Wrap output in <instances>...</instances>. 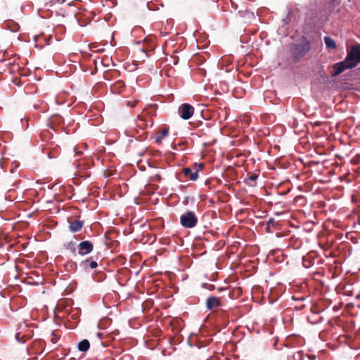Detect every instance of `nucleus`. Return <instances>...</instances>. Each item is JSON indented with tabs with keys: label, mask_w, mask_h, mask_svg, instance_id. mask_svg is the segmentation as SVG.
Returning <instances> with one entry per match:
<instances>
[{
	"label": "nucleus",
	"mask_w": 360,
	"mask_h": 360,
	"mask_svg": "<svg viewBox=\"0 0 360 360\" xmlns=\"http://www.w3.org/2000/svg\"><path fill=\"white\" fill-rule=\"evenodd\" d=\"M198 221V219L193 211H187L180 217L181 226L186 229H192L195 227Z\"/></svg>",
	"instance_id": "f257e3e1"
},
{
	"label": "nucleus",
	"mask_w": 360,
	"mask_h": 360,
	"mask_svg": "<svg viewBox=\"0 0 360 360\" xmlns=\"http://www.w3.org/2000/svg\"><path fill=\"white\" fill-rule=\"evenodd\" d=\"M345 59L353 68L356 67L360 63V44L352 46Z\"/></svg>",
	"instance_id": "f03ea898"
},
{
	"label": "nucleus",
	"mask_w": 360,
	"mask_h": 360,
	"mask_svg": "<svg viewBox=\"0 0 360 360\" xmlns=\"http://www.w3.org/2000/svg\"><path fill=\"white\" fill-rule=\"evenodd\" d=\"M310 42L305 41L302 44L295 45L293 50V55L296 59L301 58L310 51Z\"/></svg>",
	"instance_id": "7ed1b4c3"
},
{
	"label": "nucleus",
	"mask_w": 360,
	"mask_h": 360,
	"mask_svg": "<svg viewBox=\"0 0 360 360\" xmlns=\"http://www.w3.org/2000/svg\"><path fill=\"white\" fill-rule=\"evenodd\" d=\"M178 113L182 119L188 120L194 113V108L188 103H183L179 107Z\"/></svg>",
	"instance_id": "20e7f679"
},
{
	"label": "nucleus",
	"mask_w": 360,
	"mask_h": 360,
	"mask_svg": "<svg viewBox=\"0 0 360 360\" xmlns=\"http://www.w3.org/2000/svg\"><path fill=\"white\" fill-rule=\"evenodd\" d=\"M333 73L332 75L333 77H336L343 72L345 70L347 69L353 68L352 65L348 63V61L345 59L343 61L335 63L333 66Z\"/></svg>",
	"instance_id": "39448f33"
},
{
	"label": "nucleus",
	"mask_w": 360,
	"mask_h": 360,
	"mask_svg": "<svg viewBox=\"0 0 360 360\" xmlns=\"http://www.w3.org/2000/svg\"><path fill=\"white\" fill-rule=\"evenodd\" d=\"M78 254L84 256L92 252L94 249L93 243L89 240H84L79 243L77 245Z\"/></svg>",
	"instance_id": "423d86ee"
},
{
	"label": "nucleus",
	"mask_w": 360,
	"mask_h": 360,
	"mask_svg": "<svg viewBox=\"0 0 360 360\" xmlns=\"http://www.w3.org/2000/svg\"><path fill=\"white\" fill-rule=\"evenodd\" d=\"M197 163L193 165V168L185 167L182 169V174L184 176L191 180L195 181L198 178L199 169H197Z\"/></svg>",
	"instance_id": "0eeeda50"
},
{
	"label": "nucleus",
	"mask_w": 360,
	"mask_h": 360,
	"mask_svg": "<svg viewBox=\"0 0 360 360\" xmlns=\"http://www.w3.org/2000/svg\"><path fill=\"white\" fill-rule=\"evenodd\" d=\"M221 306V299L215 296H210L206 300V307L209 310H212Z\"/></svg>",
	"instance_id": "6e6552de"
},
{
	"label": "nucleus",
	"mask_w": 360,
	"mask_h": 360,
	"mask_svg": "<svg viewBox=\"0 0 360 360\" xmlns=\"http://www.w3.org/2000/svg\"><path fill=\"white\" fill-rule=\"evenodd\" d=\"M124 89H125V84L121 80L115 82L114 84H112L110 86V90L115 94H121L122 92H123Z\"/></svg>",
	"instance_id": "1a4fd4ad"
},
{
	"label": "nucleus",
	"mask_w": 360,
	"mask_h": 360,
	"mask_svg": "<svg viewBox=\"0 0 360 360\" xmlns=\"http://www.w3.org/2000/svg\"><path fill=\"white\" fill-rule=\"evenodd\" d=\"M69 223V229L70 231L72 233L79 231L84 226V221L78 219L73 220L72 221H70Z\"/></svg>",
	"instance_id": "9d476101"
},
{
	"label": "nucleus",
	"mask_w": 360,
	"mask_h": 360,
	"mask_svg": "<svg viewBox=\"0 0 360 360\" xmlns=\"http://www.w3.org/2000/svg\"><path fill=\"white\" fill-rule=\"evenodd\" d=\"M80 266L84 269H95L98 266V264H97V262L95 261V260H93V257H89L85 260H83L81 263H80Z\"/></svg>",
	"instance_id": "9b49d317"
},
{
	"label": "nucleus",
	"mask_w": 360,
	"mask_h": 360,
	"mask_svg": "<svg viewBox=\"0 0 360 360\" xmlns=\"http://www.w3.org/2000/svg\"><path fill=\"white\" fill-rule=\"evenodd\" d=\"M258 179V174H251L245 179V183L252 187L256 186V181Z\"/></svg>",
	"instance_id": "f8f14e48"
},
{
	"label": "nucleus",
	"mask_w": 360,
	"mask_h": 360,
	"mask_svg": "<svg viewBox=\"0 0 360 360\" xmlns=\"http://www.w3.org/2000/svg\"><path fill=\"white\" fill-rule=\"evenodd\" d=\"M238 15L241 18H246L249 22L255 18L254 13L248 11H239Z\"/></svg>",
	"instance_id": "ddd939ff"
},
{
	"label": "nucleus",
	"mask_w": 360,
	"mask_h": 360,
	"mask_svg": "<svg viewBox=\"0 0 360 360\" xmlns=\"http://www.w3.org/2000/svg\"><path fill=\"white\" fill-rule=\"evenodd\" d=\"M324 42L328 49H335L337 47L335 41L330 37H325Z\"/></svg>",
	"instance_id": "4468645a"
},
{
	"label": "nucleus",
	"mask_w": 360,
	"mask_h": 360,
	"mask_svg": "<svg viewBox=\"0 0 360 360\" xmlns=\"http://www.w3.org/2000/svg\"><path fill=\"white\" fill-rule=\"evenodd\" d=\"M90 347L89 342L87 340H82L78 345V349L81 352H86Z\"/></svg>",
	"instance_id": "2eb2a0df"
},
{
	"label": "nucleus",
	"mask_w": 360,
	"mask_h": 360,
	"mask_svg": "<svg viewBox=\"0 0 360 360\" xmlns=\"http://www.w3.org/2000/svg\"><path fill=\"white\" fill-rule=\"evenodd\" d=\"M169 134L168 129L164 128L162 129L157 134L156 141L160 142L165 137H166Z\"/></svg>",
	"instance_id": "dca6fc26"
},
{
	"label": "nucleus",
	"mask_w": 360,
	"mask_h": 360,
	"mask_svg": "<svg viewBox=\"0 0 360 360\" xmlns=\"http://www.w3.org/2000/svg\"><path fill=\"white\" fill-rule=\"evenodd\" d=\"M63 122V117L58 115H55L50 118V124L53 127V124L59 125Z\"/></svg>",
	"instance_id": "f3484780"
},
{
	"label": "nucleus",
	"mask_w": 360,
	"mask_h": 360,
	"mask_svg": "<svg viewBox=\"0 0 360 360\" xmlns=\"http://www.w3.org/2000/svg\"><path fill=\"white\" fill-rule=\"evenodd\" d=\"M75 245H76V243L75 242L70 241L67 243L66 249L70 250L72 252L75 254V250H76Z\"/></svg>",
	"instance_id": "a211bd4d"
},
{
	"label": "nucleus",
	"mask_w": 360,
	"mask_h": 360,
	"mask_svg": "<svg viewBox=\"0 0 360 360\" xmlns=\"http://www.w3.org/2000/svg\"><path fill=\"white\" fill-rule=\"evenodd\" d=\"M138 125L141 127H143L146 125L144 118L142 115H138Z\"/></svg>",
	"instance_id": "6ab92c4d"
},
{
	"label": "nucleus",
	"mask_w": 360,
	"mask_h": 360,
	"mask_svg": "<svg viewBox=\"0 0 360 360\" xmlns=\"http://www.w3.org/2000/svg\"><path fill=\"white\" fill-rule=\"evenodd\" d=\"M204 167V165L202 163L197 164V169H199V171L202 169Z\"/></svg>",
	"instance_id": "aec40b11"
},
{
	"label": "nucleus",
	"mask_w": 360,
	"mask_h": 360,
	"mask_svg": "<svg viewBox=\"0 0 360 360\" xmlns=\"http://www.w3.org/2000/svg\"><path fill=\"white\" fill-rule=\"evenodd\" d=\"M297 355L298 356V359H299L300 360H302V356H303V353H302V352H298L297 353Z\"/></svg>",
	"instance_id": "412c9836"
},
{
	"label": "nucleus",
	"mask_w": 360,
	"mask_h": 360,
	"mask_svg": "<svg viewBox=\"0 0 360 360\" xmlns=\"http://www.w3.org/2000/svg\"><path fill=\"white\" fill-rule=\"evenodd\" d=\"M75 153H76V155L77 156H80L82 155V151H77L76 148H75Z\"/></svg>",
	"instance_id": "4be33fe9"
},
{
	"label": "nucleus",
	"mask_w": 360,
	"mask_h": 360,
	"mask_svg": "<svg viewBox=\"0 0 360 360\" xmlns=\"http://www.w3.org/2000/svg\"><path fill=\"white\" fill-rule=\"evenodd\" d=\"M321 122H320V121L316 122L314 123V125H315L316 127H319V126H321Z\"/></svg>",
	"instance_id": "5701e85b"
},
{
	"label": "nucleus",
	"mask_w": 360,
	"mask_h": 360,
	"mask_svg": "<svg viewBox=\"0 0 360 360\" xmlns=\"http://www.w3.org/2000/svg\"><path fill=\"white\" fill-rule=\"evenodd\" d=\"M141 51L146 55V57H148V54L146 52V51L144 49H141Z\"/></svg>",
	"instance_id": "b1692460"
},
{
	"label": "nucleus",
	"mask_w": 360,
	"mask_h": 360,
	"mask_svg": "<svg viewBox=\"0 0 360 360\" xmlns=\"http://www.w3.org/2000/svg\"><path fill=\"white\" fill-rule=\"evenodd\" d=\"M274 219H270L268 221V224H272L274 222Z\"/></svg>",
	"instance_id": "393cba45"
},
{
	"label": "nucleus",
	"mask_w": 360,
	"mask_h": 360,
	"mask_svg": "<svg viewBox=\"0 0 360 360\" xmlns=\"http://www.w3.org/2000/svg\"><path fill=\"white\" fill-rule=\"evenodd\" d=\"M102 335H103V334H102V333H97L98 337V338H100L102 337Z\"/></svg>",
	"instance_id": "a878e982"
},
{
	"label": "nucleus",
	"mask_w": 360,
	"mask_h": 360,
	"mask_svg": "<svg viewBox=\"0 0 360 360\" xmlns=\"http://www.w3.org/2000/svg\"><path fill=\"white\" fill-rule=\"evenodd\" d=\"M58 2H60L61 1V3H64L65 1V0H56Z\"/></svg>",
	"instance_id": "bb28decb"
},
{
	"label": "nucleus",
	"mask_w": 360,
	"mask_h": 360,
	"mask_svg": "<svg viewBox=\"0 0 360 360\" xmlns=\"http://www.w3.org/2000/svg\"><path fill=\"white\" fill-rule=\"evenodd\" d=\"M19 336H20V334L19 333H17L16 334V338L18 340L19 339Z\"/></svg>",
	"instance_id": "cd10ccee"
},
{
	"label": "nucleus",
	"mask_w": 360,
	"mask_h": 360,
	"mask_svg": "<svg viewBox=\"0 0 360 360\" xmlns=\"http://www.w3.org/2000/svg\"><path fill=\"white\" fill-rule=\"evenodd\" d=\"M156 177L158 179L159 181L160 180V175H156Z\"/></svg>",
	"instance_id": "c85d7f7f"
}]
</instances>
